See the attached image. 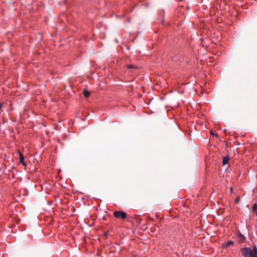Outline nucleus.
I'll list each match as a JSON object with an SVG mask.
<instances>
[{"label": "nucleus", "instance_id": "1", "mask_svg": "<svg viewBox=\"0 0 257 257\" xmlns=\"http://www.w3.org/2000/svg\"><path fill=\"white\" fill-rule=\"evenodd\" d=\"M241 253L244 257H255L253 255L252 251L250 247L242 248Z\"/></svg>", "mask_w": 257, "mask_h": 257}, {"label": "nucleus", "instance_id": "2", "mask_svg": "<svg viewBox=\"0 0 257 257\" xmlns=\"http://www.w3.org/2000/svg\"><path fill=\"white\" fill-rule=\"evenodd\" d=\"M113 215L116 218H120L122 219L126 217V214L124 211H115L113 212Z\"/></svg>", "mask_w": 257, "mask_h": 257}, {"label": "nucleus", "instance_id": "3", "mask_svg": "<svg viewBox=\"0 0 257 257\" xmlns=\"http://www.w3.org/2000/svg\"><path fill=\"white\" fill-rule=\"evenodd\" d=\"M20 162L24 166H26V163L24 161V157L23 155L20 153Z\"/></svg>", "mask_w": 257, "mask_h": 257}, {"label": "nucleus", "instance_id": "4", "mask_svg": "<svg viewBox=\"0 0 257 257\" xmlns=\"http://www.w3.org/2000/svg\"><path fill=\"white\" fill-rule=\"evenodd\" d=\"M229 161V157L228 156H225L223 158L222 160V164L223 165H225L228 164Z\"/></svg>", "mask_w": 257, "mask_h": 257}, {"label": "nucleus", "instance_id": "5", "mask_svg": "<svg viewBox=\"0 0 257 257\" xmlns=\"http://www.w3.org/2000/svg\"><path fill=\"white\" fill-rule=\"evenodd\" d=\"M83 95L86 97H88L90 95V92L85 89L83 91Z\"/></svg>", "mask_w": 257, "mask_h": 257}, {"label": "nucleus", "instance_id": "6", "mask_svg": "<svg viewBox=\"0 0 257 257\" xmlns=\"http://www.w3.org/2000/svg\"><path fill=\"white\" fill-rule=\"evenodd\" d=\"M252 251L254 256L257 255V247L255 245L253 246Z\"/></svg>", "mask_w": 257, "mask_h": 257}, {"label": "nucleus", "instance_id": "7", "mask_svg": "<svg viewBox=\"0 0 257 257\" xmlns=\"http://www.w3.org/2000/svg\"><path fill=\"white\" fill-rule=\"evenodd\" d=\"M233 243H234V242L233 241L229 240L227 242L225 243V244H224V247H227L230 245L233 244Z\"/></svg>", "mask_w": 257, "mask_h": 257}, {"label": "nucleus", "instance_id": "8", "mask_svg": "<svg viewBox=\"0 0 257 257\" xmlns=\"http://www.w3.org/2000/svg\"><path fill=\"white\" fill-rule=\"evenodd\" d=\"M253 212H255L257 210V204H254L252 208Z\"/></svg>", "mask_w": 257, "mask_h": 257}, {"label": "nucleus", "instance_id": "9", "mask_svg": "<svg viewBox=\"0 0 257 257\" xmlns=\"http://www.w3.org/2000/svg\"><path fill=\"white\" fill-rule=\"evenodd\" d=\"M127 69L136 68V66L133 65H128L126 66Z\"/></svg>", "mask_w": 257, "mask_h": 257}, {"label": "nucleus", "instance_id": "10", "mask_svg": "<svg viewBox=\"0 0 257 257\" xmlns=\"http://www.w3.org/2000/svg\"><path fill=\"white\" fill-rule=\"evenodd\" d=\"M239 199H240V198L239 197H238L237 198H235V203L236 204H237L239 201Z\"/></svg>", "mask_w": 257, "mask_h": 257}, {"label": "nucleus", "instance_id": "11", "mask_svg": "<svg viewBox=\"0 0 257 257\" xmlns=\"http://www.w3.org/2000/svg\"><path fill=\"white\" fill-rule=\"evenodd\" d=\"M5 103H0V109H2L4 107V105H5Z\"/></svg>", "mask_w": 257, "mask_h": 257}, {"label": "nucleus", "instance_id": "12", "mask_svg": "<svg viewBox=\"0 0 257 257\" xmlns=\"http://www.w3.org/2000/svg\"><path fill=\"white\" fill-rule=\"evenodd\" d=\"M210 134L213 135V136H216L217 137H218V136L215 135L214 133H213L212 131H211Z\"/></svg>", "mask_w": 257, "mask_h": 257}, {"label": "nucleus", "instance_id": "13", "mask_svg": "<svg viewBox=\"0 0 257 257\" xmlns=\"http://www.w3.org/2000/svg\"><path fill=\"white\" fill-rule=\"evenodd\" d=\"M230 190H231V192H232V191H233V188H232V187H231V188H230Z\"/></svg>", "mask_w": 257, "mask_h": 257}, {"label": "nucleus", "instance_id": "14", "mask_svg": "<svg viewBox=\"0 0 257 257\" xmlns=\"http://www.w3.org/2000/svg\"><path fill=\"white\" fill-rule=\"evenodd\" d=\"M255 212H256V215L257 216V210Z\"/></svg>", "mask_w": 257, "mask_h": 257}, {"label": "nucleus", "instance_id": "15", "mask_svg": "<svg viewBox=\"0 0 257 257\" xmlns=\"http://www.w3.org/2000/svg\"><path fill=\"white\" fill-rule=\"evenodd\" d=\"M255 257H257V255L255 256Z\"/></svg>", "mask_w": 257, "mask_h": 257}]
</instances>
